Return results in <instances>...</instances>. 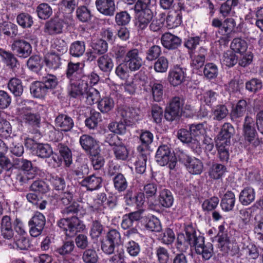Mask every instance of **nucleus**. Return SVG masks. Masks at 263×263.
<instances>
[{
    "label": "nucleus",
    "instance_id": "1",
    "mask_svg": "<svg viewBox=\"0 0 263 263\" xmlns=\"http://www.w3.org/2000/svg\"><path fill=\"white\" fill-rule=\"evenodd\" d=\"M23 106L18 108L21 121L25 125L36 128L41 125V114L45 112V107L31 101H25Z\"/></svg>",
    "mask_w": 263,
    "mask_h": 263
},
{
    "label": "nucleus",
    "instance_id": "2",
    "mask_svg": "<svg viewBox=\"0 0 263 263\" xmlns=\"http://www.w3.org/2000/svg\"><path fill=\"white\" fill-rule=\"evenodd\" d=\"M57 224L69 237L74 236L78 232L84 230L85 227L82 221L76 216L61 219Z\"/></svg>",
    "mask_w": 263,
    "mask_h": 263
},
{
    "label": "nucleus",
    "instance_id": "3",
    "mask_svg": "<svg viewBox=\"0 0 263 263\" xmlns=\"http://www.w3.org/2000/svg\"><path fill=\"white\" fill-rule=\"evenodd\" d=\"M184 231L185 236L183 233H179L177 235L176 247L180 252H184L190 246L193 247L196 237L197 236V233L192 225L188 224L185 227Z\"/></svg>",
    "mask_w": 263,
    "mask_h": 263
},
{
    "label": "nucleus",
    "instance_id": "4",
    "mask_svg": "<svg viewBox=\"0 0 263 263\" xmlns=\"http://www.w3.org/2000/svg\"><path fill=\"white\" fill-rule=\"evenodd\" d=\"M252 118L248 117V152L256 155L261 151L262 141L258 137Z\"/></svg>",
    "mask_w": 263,
    "mask_h": 263
},
{
    "label": "nucleus",
    "instance_id": "5",
    "mask_svg": "<svg viewBox=\"0 0 263 263\" xmlns=\"http://www.w3.org/2000/svg\"><path fill=\"white\" fill-rule=\"evenodd\" d=\"M155 158L156 162L160 165H168L171 170L174 169L176 165V158L171 152L169 147L166 145H161L158 147Z\"/></svg>",
    "mask_w": 263,
    "mask_h": 263
},
{
    "label": "nucleus",
    "instance_id": "6",
    "mask_svg": "<svg viewBox=\"0 0 263 263\" xmlns=\"http://www.w3.org/2000/svg\"><path fill=\"white\" fill-rule=\"evenodd\" d=\"M235 26L236 22L232 18H228L223 22L222 26L218 29L216 34L221 43L227 44L232 39Z\"/></svg>",
    "mask_w": 263,
    "mask_h": 263
},
{
    "label": "nucleus",
    "instance_id": "7",
    "mask_svg": "<svg viewBox=\"0 0 263 263\" xmlns=\"http://www.w3.org/2000/svg\"><path fill=\"white\" fill-rule=\"evenodd\" d=\"M88 78L83 77L82 79L70 80L68 87L69 95L72 98L83 97L86 93L88 87Z\"/></svg>",
    "mask_w": 263,
    "mask_h": 263
},
{
    "label": "nucleus",
    "instance_id": "8",
    "mask_svg": "<svg viewBox=\"0 0 263 263\" xmlns=\"http://www.w3.org/2000/svg\"><path fill=\"white\" fill-rule=\"evenodd\" d=\"M45 223L46 218L45 216L39 212H35L28 222L31 236L34 237L39 236L42 233Z\"/></svg>",
    "mask_w": 263,
    "mask_h": 263
},
{
    "label": "nucleus",
    "instance_id": "9",
    "mask_svg": "<svg viewBox=\"0 0 263 263\" xmlns=\"http://www.w3.org/2000/svg\"><path fill=\"white\" fill-rule=\"evenodd\" d=\"M193 247L197 254L201 255L205 260L209 259L213 255V245L210 242H204V237L200 234L197 236Z\"/></svg>",
    "mask_w": 263,
    "mask_h": 263
},
{
    "label": "nucleus",
    "instance_id": "10",
    "mask_svg": "<svg viewBox=\"0 0 263 263\" xmlns=\"http://www.w3.org/2000/svg\"><path fill=\"white\" fill-rule=\"evenodd\" d=\"M184 100L179 97L173 98L170 101L169 107L166 109L164 117L168 121H173L179 117L181 113Z\"/></svg>",
    "mask_w": 263,
    "mask_h": 263
},
{
    "label": "nucleus",
    "instance_id": "11",
    "mask_svg": "<svg viewBox=\"0 0 263 263\" xmlns=\"http://www.w3.org/2000/svg\"><path fill=\"white\" fill-rule=\"evenodd\" d=\"M124 62L127 67L131 71H136L140 69L143 65L142 59L139 55L138 49L133 48L128 51Z\"/></svg>",
    "mask_w": 263,
    "mask_h": 263
},
{
    "label": "nucleus",
    "instance_id": "12",
    "mask_svg": "<svg viewBox=\"0 0 263 263\" xmlns=\"http://www.w3.org/2000/svg\"><path fill=\"white\" fill-rule=\"evenodd\" d=\"M106 200L107 196L105 193L98 194L96 198L94 199L93 203L89 205V211L91 214L95 215L97 217L99 218L101 215L105 214V206H104V202H106Z\"/></svg>",
    "mask_w": 263,
    "mask_h": 263
},
{
    "label": "nucleus",
    "instance_id": "13",
    "mask_svg": "<svg viewBox=\"0 0 263 263\" xmlns=\"http://www.w3.org/2000/svg\"><path fill=\"white\" fill-rule=\"evenodd\" d=\"M96 6L98 11L107 16H112L115 14L117 7L115 0H96Z\"/></svg>",
    "mask_w": 263,
    "mask_h": 263
},
{
    "label": "nucleus",
    "instance_id": "14",
    "mask_svg": "<svg viewBox=\"0 0 263 263\" xmlns=\"http://www.w3.org/2000/svg\"><path fill=\"white\" fill-rule=\"evenodd\" d=\"M12 49L18 56L26 58L32 52V47L29 43L24 40H17L12 44Z\"/></svg>",
    "mask_w": 263,
    "mask_h": 263
},
{
    "label": "nucleus",
    "instance_id": "15",
    "mask_svg": "<svg viewBox=\"0 0 263 263\" xmlns=\"http://www.w3.org/2000/svg\"><path fill=\"white\" fill-rule=\"evenodd\" d=\"M234 134V128L229 123H225L221 127V130L217 135L215 143H224L230 145L231 138Z\"/></svg>",
    "mask_w": 263,
    "mask_h": 263
},
{
    "label": "nucleus",
    "instance_id": "16",
    "mask_svg": "<svg viewBox=\"0 0 263 263\" xmlns=\"http://www.w3.org/2000/svg\"><path fill=\"white\" fill-rule=\"evenodd\" d=\"M191 58V66L195 69L198 70L204 64L205 57L207 54L206 49L200 47L198 51L190 53Z\"/></svg>",
    "mask_w": 263,
    "mask_h": 263
},
{
    "label": "nucleus",
    "instance_id": "17",
    "mask_svg": "<svg viewBox=\"0 0 263 263\" xmlns=\"http://www.w3.org/2000/svg\"><path fill=\"white\" fill-rule=\"evenodd\" d=\"M140 110L134 107H125L120 111V115L127 126L135 124L139 119Z\"/></svg>",
    "mask_w": 263,
    "mask_h": 263
},
{
    "label": "nucleus",
    "instance_id": "18",
    "mask_svg": "<svg viewBox=\"0 0 263 263\" xmlns=\"http://www.w3.org/2000/svg\"><path fill=\"white\" fill-rule=\"evenodd\" d=\"M185 74V69L177 65L169 71L168 80L171 85L176 86L183 82Z\"/></svg>",
    "mask_w": 263,
    "mask_h": 263
},
{
    "label": "nucleus",
    "instance_id": "19",
    "mask_svg": "<svg viewBox=\"0 0 263 263\" xmlns=\"http://www.w3.org/2000/svg\"><path fill=\"white\" fill-rule=\"evenodd\" d=\"M64 27L63 22L59 18H53L47 21L44 26V31L50 35L62 33Z\"/></svg>",
    "mask_w": 263,
    "mask_h": 263
},
{
    "label": "nucleus",
    "instance_id": "20",
    "mask_svg": "<svg viewBox=\"0 0 263 263\" xmlns=\"http://www.w3.org/2000/svg\"><path fill=\"white\" fill-rule=\"evenodd\" d=\"M161 42L165 48L175 49L181 45L182 40L176 35L170 32H166L162 35Z\"/></svg>",
    "mask_w": 263,
    "mask_h": 263
},
{
    "label": "nucleus",
    "instance_id": "21",
    "mask_svg": "<svg viewBox=\"0 0 263 263\" xmlns=\"http://www.w3.org/2000/svg\"><path fill=\"white\" fill-rule=\"evenodd\" d=\"M81 63H73L69 62L68 63L66 70V77L70 80L82 79L83 77H86L83 74L82 68L80 67Z\"/></svg>",
    "mask_w": 263,
    "mask_h": 263
},
{
    "label": "nucleus",
    "instance_id": "22",
    "mask_svg": "<svg viewBox=\"0 0 263 263\" xmlns=\"http://www.w3.org/2000/svg\"><path fill=\"white\" fill-rule=\"evenodd\" d=\"M102 179L95 175H91L85 177L80 182L82 186L85 187L87 190L92 191L98 190L102 186Z\"/></svg>",
    "mask_w": 263,
    "mask_h": 263
},
{
    "label": "nucleus",
    "instance_id": "23",
    "mask_svg": "<svg viewBox=\"0 0 263 263\" xmlns=\"http://www.w3.org/2000/svg\"><path fill=\"white\" fill-rule=\"evenodd\" d=\"M80 143L82 148L90 154L98 153L99 145L97 141L91 136L83 135L80 137Z\"/></svg>",
    "mask_w": 263,
    "mask_h": 263
},
{
    "label": "nucleus",
    "instance_id": "24",
    "mask_svg": "<svg viewBox=\"0 0 263 263\" xmlns=\"http://www.w3.org/2000/svg\"><path fill=\"white\" fill-rule=\"evenodd\" d=\"M55 126L64 132L70 130L74 126L73 119L65 114L59 115L55 119Z\"/></svg>",
    "mask_w": 263,
    "mask_h": 263
},
{
    "label": "nucleus",
    "instance_id": "25",
    "mask_svg": "<svg viewBox=\"0 0 263 263\" xmlns=\"http://www.w3.org/2000/svg\"><path fill=\"white\" fill-rule=\"evenodd\" d=\"M239 200L240 204H238L237 209L239 211L240 217L242 220V224L240 223L239 226L242 228L245 227L246 224V214L247 213V208L245 206L247 205V190L244 189L240 193Z\"/></svg>",
    "mask_w": 263,
    "mask_h": 263
},
{
    "label": "nucleus",
    "instance_id": "26",
    "mask_svg": "<svg viewBox=\"0 0 263 263\" xmlns=\"http://www.w3.org/2000/svg\"><path fill=\"white\" fill-rule=\"evenodd\" d=\"M140 153L138 160L135 163L136 170L139 174L143 173L146 170V163L147 159L148 153L145 152L144 147L139 146L137 148Z\"/></svg>",
    "mask_w": 263,
    "mask_h": 263
},
{
    "label": "nucleus",
    "instance_id": "27",
    "mask_svg": "<svg viewBox=\"0 0 263 263\" xmlns=\"http://www.w3.org/2000/svg\"><path fill=\"white\" fill-rule=\"evenodd\" d=\"M188 171L192 174H200L203 170V164L198 159L187 157L185 164Z\"/></svg>",
    "mask_w": 263,
    "mask_h": 263
},
{
    "label": "nucleus",
    "instance_id": "28",
    "mask_svg": "<svg viewBox=\"0 0 263 263\" xmlns=\"http://www.w3.org/2000/svg\"><path fill=\"white\" fill-rule=\"evenodd\" d=\"M44 62L46 66L50 69H57L61 65V58L55 52L47 53L44 57Z\"/></svg>",
    "mask_w": 263,
    "mask_h": 263
},
{
    "label": "nucleus",
    "instance_id": "29",
    "mask_svg": "<svg viewBox=\"0 0 263 263\" xmlns=\"http://www.w3.org/2000/svg\"><path fill=\"white\" fill-rule=\"evenodd\" d=\"M137 15L136 26L138 32L142 31L147 27L152 20L153 13H137Z\"/></svg>",
    "mask_w": 263,
    "mask_h": 263
},
{
    "label": "nucleus",
    "instance_id": "30",
    "mask_svg": "<svg viewBox=\"0 0 263 263\" xmlns=\"http://www.w3.org/2000/svg\"><path fill=\"white\" fill-rule=\"evenodd\" d=\"M235 202L234 194L231 191H228L223 195L221 200L220 206L223 211L229 212L233 210Z\"/></svg>",
    "mask_w": 263,
    "mask_h": 263
},
{
    "label": "nucleus",
    "instance_id": "31",
    "mask_svg": "<svg viewBox=\"0 0 263 263\" xmlns=\"http://www.w3.org/2000/svg\"><path fill=\"white\" fill-rule=\"evenodd\" d=\"M98 66L100 69L105 72H110L114 67L112 59L108 54H103L97 60Z\"/></svg>",
    "mask_w": 263,
    "mask_h": 263
},
{
    "label": "nucleus",
    "instance_id": "32",
    "mask_svg": "<svg viewBox=\"0 0 263 263\" xmlns=\"http://www.w3.org/2000/svg\"><path fill=\"white\" fill-rule=\"evenodd\" d=\"M153 7L151 0H138L134 9L136 13H153L152 10Z\"/></svg>",
    "mask_w": 263,
    "mask_h": 263
},
{
    "label": "nucleus",
    "instance_id": "33",
    "mask_svg": "<svg viewBox=\"0 0 263 263\" xmlns=\"http://www.w3.org/2000/svg\"><path fill=\"white\" fill-rule=\"evenodd\" d=\"M151 92L154 100L156 102H160L163 99L164 93V86L159 82L155 81L150 83Z\"/></svg>",
    "mask_w": 263,
    "mask_h": 263
},
{
    "label": "nucleus",
    "instance_id": "34",
    "mask_svg": "<svg viewBox=\"0 0 263 263\" xmlns=\"http://www.w3.org/2000/svg\"><path fill=\"white\" fill-rule=\"evenodd\" d=\"M158 200L162 206L170 208L173 205L174 198L170 191L163 189L160 193Z\"/></svg>",
    "mask_w": 263,
    "mask_h": 263
},
{
    "label": "nucleus",
    "instance_id": "35",
    "mask_svg": "<svg viewBox=\"0 0 263 263\" xmlns=\"http://www.w3.org/2000/svg\"><path fill=\"white\" fill-rule=\"evenodd\" d=\"M85 51V44L83 41H74L70 46L69 53L73 57H81Z\"/></svg>",
    "mask_w": 263,
    "mask_h": 263
},
{
    "label": "nucleus",
    "instance_id": "36",
    "mask_svg": "<svg viewBox=\"0 0 263 263\" xmlns=\"http://www.w3.org/2000/svg\"><path fill=\"white\" fill-rule=\"evenodd\" d=\"M229 111L224 105H217L212 109V115L214 120L220 121L228 115Z\"/></svg>",
    "mask_w": 263,
    "mask_h": 263
},
{
    "label": "nucleus",
    "instance_id": "37",
    "mask_svg": "<svg viewBox=\"0 0 263 263\" xmlns=\"http://www.w3.org/2000/svg\"><path fill=\"white\" fill-rule=\"evenodd\" d=\"M220 62L223 66L231 67L237 63V58L233 51L228 50L223 53L220 59Z\"/></svg>",
    "mask_w": 263,
    "mask_h": 263
},
{
    "label": "nucleus",
    "instance_id": "38",
    "mask_svg": "<svg viewBox=\"0 0 263 263\" xmlns=\"http://www.w3.org/2000/svg\"><path fill=\"white\" fill-rule=\"evenodd\" d=\"M83 97H85L86 102L88 105L93 104L95 102H99L100 98V92L96 89L89 85L88 83V87L86 91V93Z\"/></svg>",
    "mask_w": 263,
    "mask_h": 263
},
{
    "label": "nucleus",
    "instance_id": "39",
    "mask_svg": "<svg viewBox=\"0 0 263 263\" xmlns=\"http://www.w3.org/2000/svg\"><path fill=\"white\" fill-rule=\"evenodd\" d=\"M8 87L15 96H20L23 92L21 80L17 78L11 79L8 83Z\"/></svg>",
    "mask_w": 263,
    "mask_h": 263
},
{
    "label": "nucleus",
    "instance_id": "40",
    "mask_svg": "<svg viewBox=\"0 0 263 263\" xmlns=\"http://www.w3.org/2000/svg\"><path fill=\"white\" fill-rule=\"evenodd\" d=\"M124 248L128 254L132 257L138 256L141 252L140 245L132 239H129L125 242Z\"/></svg>",
    "mask_w": 263,
    "mask_h": 263
},
{
    "label": "nucleus",
    "instance_id": "41",
    "mask_svg": "<svg viewBox=\"0 0 263 263\" xmlns=\"http://www.w3.org/2000/svg\"><path fill=\"white\" fill-rule=\"evenodd\" d=\"M154 252L158 263H168L170 253L166 248L158 246L155 248Z\"/></svg>",
    "mask_w": 263,
    "mask_h": 263
},
{
    "label": "nucleus",
    "instance_id": "42",
    "mask_svg": "<svg viewBox=\"0 0 263 263\" xmlns=\"http://www.w3.org/2000/svg\"><path fill=\"white\" fill-rule=\"evenodd\" d=\"M166 23L168 29L177 27L182 23V14L177 11L173 14H168L166 18Z\"/></svg>",
    "mask_w": 263,
    "mask_h": 263
},
{
    "label": "nucleus",
    "instance_id": "43",
    "mask_svg": "<svg viewBox=\"0 0 263 263\" xmlns=\"http://www.w3.org/2000/svg\"><path fill=\"white\" fill-rule=\"evenodd\" d=\"M34 153L43 158H49L52 154V149L49 144L39 143L36 145Z\"/></svg>",
    "mask_w": 263,
    "mask_h": 263
},
{
    "label": "nucleus",
    "instance_id": "44",
    "mask_svg": "<svg viewBox=\"0 0 263 263\" xmlns=\"http://www.w3.org/2000/svg\"><path fill=\"white\" fill-rule=\"evenodd\" d=\"M226 167L221 164H213L209 171V175L211 178L218 179L222 177L226 172Z\"/></svg>",
    "mask_w": 263,
    "mask_h": 263
},
{
    "label": "nucleus",
    "instance_id": "45",
    "mask_svg": "<svg viewBox=\"0 0 263 263\" xmlns=\"http://www.w3.org/2000/svg\"><path fill=\"white\" fill-rule=\"evenodd\" d=\"M113 183L115 189L119 192L124 191L128 186V182L126 178L121 173H118L114 177Z\"/></svg>",
    "mask_w": 263,
    "mask_h": 263
},
{
    "label": "nucleus",
    "instance_id": "46",
    "mask_svg": "<svg viewBox=\"0 0 263 263\" xmlns=\"http://www.w3.org/2000/svg\"><path fill=\"white\" fill-rule=\"evenodd\" d=\"M31 94L36 98L44 97L47 91V89L41 82H36L32 84L30 86Z\"/></svg>",
    "mask_w": 263,
    "mask_h": 263
},
{
    "label": "nucleus",
    "instance_id": "47",
    "mask_svg": "<svg viewBox=\"0 0 263 263\" xmlns=\"http://www.w3.org/2000/svg\"><path fill=\"white\" fill-rule=\"evenodd\" d=\"M114 101L111 98L106 97L98 102V109L102 113H107L110 111L114 107Z\"/></svg>",
    "mask_w": 263,
    "mask_h": 263
},
{
    "label": "nucleus",
    "instance_id": "48",
    "mask_svg": "<svg viewBox=\"0 0 263 263\" xmlns=\"http://www.w3.org/2000/svg\"><path fill=\"white\" fill-rule=\"evenodd\" d=\"M36 12L40 18L46 20L52 14V10L48 4L42 3L37 7Z\"/></svg>",
    "mask_w": 263,
    "mask_h": 263
},
{
    "label": "nucleus",
    "instance_id": "49",
    "mask_svg": "<svg viewBox=\"0 0 263 263\" xmlns=\"http://www.w3.org/2000/svg\"><path fill=\"white\" fill-rule=\"evenodd\" d=\"M0 56L2 57L4 62L7 66H10L11 68L14 67L16 66V58L12 53L0 49Z\"/></svg>",
    "mask_w": 263,
    "mask_h": 263
},
{
    "label": "nucleus",
    "instance_id": "50",
    "mask_svg": "<svg viewBox=\"0 0 263 263\" xmlns=\"http://www.w3.org/2000/svg\"><path fill=\"white\" fill-rule=\"evenodd\" d=\"M231 47L235 52L243 54L247 51V42L240 38H235L233 40Z\"/></svg>",
    "mask_w": 263,
    "mask_h": 263
},
{
    "label": "nucleus",
    "instance_id": "51",
    "mask_svg": "<svg viewBox=\"0 0 263 263\" xmlns=\"http://www.w3.org/2000/svg\"><path fill=\"white\" fill-rule=\"evenodd\" d=\"M41 82L48 90L54 88L58 85V80L55 76L47 74L42 78Z\"/></svg>",
    "mask_w": 263,
    "mask_h": 263
},
{
    "label": "nucleus",
    "instance_id": "52",
    "mask_svg": "<svg viewBox=\"0 0 263 263\" xmlns=\"http://www.w3.org/2000/svg\"><path fill=\"white\" fill-rule=\"evenodd\" d=\"M168 61L162 56L159 58L154 65V69L157 72H165L168 68Z\"/></svg>",
    "mask_w": 263,
    "mask_h": 263
},
{
    "label": "nucleus",
    "instance_id": "53",
    "mask_svg": "<svg viewBox=\"0 0 263 263\" xmlns=\"http://www.w3.org/2000/svg\"><path fill=\"white\" fill-rule=\"evenodd\" d=\"M165 20V14L163 13L159 14L158 16L154 18L150 24V30L154 32L160 31L164 25Z\"/></svg>",
    "mask_w": 263,
    "mask_h": 263
},
{
    "label": "nucleus",
    "instance_id": "54",
    "mask_svg": "<svg viewBox=\"0 0 263 263\" xmlns=\"http://www.w3.org/2000/svg\"><path fill=\"white\" fill-rule=\"evenodd\" d=\"M114 154L118 160H126L129 155V152L126 147L122 144L113 147Z\"/></svg>",
    "mask_w": 263,
    "mask_h": 263
},
{
    "label": "nucleus",
    "instance_id": "55",
    "mask_svg": "<svg viewBox=\"0 0 263 263\" xmlns=\"http://www.w3.org/2000/svg\"><path fill=\"white\" fill-rule=\"evenodd\" d=\"M131 20L130 14L126 11L117 12L115 15V22L118 26H125Z\"/></svg>",
    "mask_w": 263,
    "mask_h": 263
},
{
    "label": "nucleus",
    "instance_id": "56",
    "mask_svg": "<svg viewBox=\"0 0 263 263\" xmlns=\"http://www.w3.org/2000/svg\"><path fill=\"white\" fill-rule=\"evenodd\" d=\"M101 121V115L100 112L94 111L91 113L89 118L85 120V125L89 129H95L97 127L98 124Z\"/></svg>",
    "mask_w": 263,
    "mask_h": 263
},
{
    "label": "nucleus",
    "instance_id": "57",
    "mask_svg": "<svg viewBox=\"0 0 263 263\" xmlns=\"http://www.w3.org/2000/svg\"><path fill=\"white\" fill-rule=\"evenodd\" d=\"M229 145H226L224 143H216V146L217 148L218 157L220 160L222 162H228L229 159V152L228 147Z\"/></svg>",
    "mask_w": 263,
    "mask_h": 263
},
{
    "label": "nucleus",
    "instance_id": "58",
    "mask_svg": "<svg viewBox=\"0 0 263 263\" xmlns=\"http://www.w3.org/2000/svg\"><path fill=\"white\" fill-rule=\"evenodd\" d=\"M16 20L17 23L23 28L30 27L33 23L32 16L25 13L18 15Z\"/></svg>",
    "mask_w": 263,
    "mask_h": 263
},
{
    "label": "nucleus",
    "instance_id": "59",
    "mask_svg": "<svg viewBox=\"0 0 263 263\" xmlns=\"http://www.w3.org/2000/svg\"><path fill=\"white\" fill-rule=\"evenodd\" d=\"M30 189L31 191L42 194L47 193L49 190L48 185L41 180L34 181L30 185Z\"/></svg>",
    "mask_w": 263,
    "mask_h": 263
},
{
    "label": "nucleus",
    "instance_id": "60",
    "mask_svg": "<svg viewBox=\"0 0 263 263\" xmlns=\"http://www.w3.org/2000/svg\"><path fill=\"white\" fill-rule=\"evenodd\" d=\"M246 107V101L245 100H240L235 108L232 110L231 112L232 116L236 118L241 117L245 113Z\"/></svg>",
    "mask_w": 263,
    "mask_h": 263
},
{
    "label": "nucleus",
    "instance_id": "61",
    "mask_svg": "<svg viewBox=\"0 0 263 263\" xmlns=\"http://www.w3.org/2000/svg\"><path fill=\"white\" fill-rule=\"evenodd\" d=\"M161 53V47L158 45H153L147 50L146 59L148 61H154L158 59Z\"/></svg>",
    "mask_w": 263,
    "mask_h": 263
},
{
    "label": "nucleus",
    "instance_id": "62",
    "mask_svg": "<svg viewBox=\"0 0 263 263\" xmlns=\"http://www.w3.org/2000/svg\"><path fill=\"white\" fill-rule=\"evenodd\" d=\"M82 259L85 263H96L98 261V256L94 249H89L83 252Z\"/></svg>",
    "mask_w": 263,
    "mask_h": 263
},
{
    "label": "nucleus",
    "instance_id": "63",
    "mask_svg": "<svg viewBox=\"0 0 263 263\" xmlns=\"http://www.w3.org/2000/svg\"><path fill=\"white\" fill-rule=\"evenodd\" d=\"M126 124L123 122H112L108 125L109 130L115 134L122 135L126 132Z\"/></svg>",
    "mask_w": 263,
    "mask_h": 263
},
{
    "label": "nucleus",
    "instance_id": "64",
    "mask_svg": "<svg viewBox=\"0 0 263 263\" xmlns=\"http://www.w3.org/2000/svg\"><path fill=\"white\" fill-rule=\"evenodd\" d=\"M190 130L194 138H199L205 133L204 125L202 123L193 124L190 125Z\"/></svg>",
    "mask_w": 263,
    "mask_h": 263
}]
</instances>
